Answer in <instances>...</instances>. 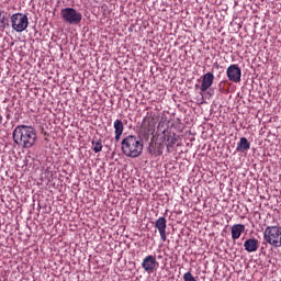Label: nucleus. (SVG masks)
<instances>
[{
    "instance_id": "1",
    "label": "nucleus",
    "mask_w": 281,
    "mask_h": 281,
    "mask_svg": "<svg viewBox=\"0 0 281 281\" xmlns=\"http://www.w3.org/2000/svg\"><path fill=\"white\" fill-rule=\"evenodd\" d=\"M13 142L22 148H32L36 144V130L30 125H18L12 133Z\"/></svg>"
},
{
    "instance_id": "2",
    "label": "nucleus",
    "mask_w": 281,
    "mask_h": 281,
    "mask_svg": "<svg viewBox=\"0 0 281 281\" xmlns=\"http://www.w3.org/2000/svg\"><path fill=\"white\" fill-rule=\"evenodd\" d=\"M121 148L125 157L135 159L142 155L144 150V144H142V139H139V137L128 135L121 142Z\"/></svg>"
},
{
    "instance_id": "3",
    "label": "nucleus",
    "mask_w": 281,
    "mask_h": 281,
    "mask_svg": "<svg viewBox=\"0 0 281 281\" xmlns=\"http://www.w3.org/2000/svg\"><path fill=\"white\" fill-rule=\"evenodd\" d=\"M263 239L272 247H281V227L268 226L263 232Z\"/></svg>"
},
{
    "instance_id": "4",
    "label": "nucleus",
    "mask_w": 281,
    "mask_h": 281,
    "mask_svg": "<svg viewBox=\"0 0 281 281\" xmlns=\"http://www.w3.org/2000/svg\"><path fill=\"white\" fill-rule=\"evenodd\" d=\"M60 16L65 23L69 25H78L82 21V13L78 12L74 8H65L60 11Z\"/></svg>"
},
{
    "instance_id": "5",
    "label": "nucleus",
    "mask_w": 281,
    "mask_h": 281,
    "mask_svg": "<svg viewBox=\"0 0 281 281\" xmlns=\"http://www.w3.org/2000/svg\"><path fill=\"white\" fill-rule=\"evenodd\" d=\"M27 25H30L27 15L23 13H14L11 16V27L15 32H25V30H27Z\"/></svg>"
},
{
    "instance_id": "6",
    "label": "nucleus",
    "mask_w": 281,
    "mask_h": 281,
    "mask_svg": "<svg viewBox=\"0 0 281 281\" xmlns=\"http://www.w3.org/2000/svg\"><path fill=\"white\" fill-rule=\"evenodd\" d=\"M226 76L231 82L238 85V82H240V78H243V70L237 64H232L226 69Z\"/></svg>"
},
{
    "instance_id": "7",
    "label": "nucleus",
    "mask_w": 281,
    "mask_h": 281,
    "mask_svg": "<svg viewBox=\"0 0 281 281\" xmlns=\"http://www.w3.org/2000/svg\"><path fill=\"white\" fill-rule=\"evenodd\" d=\"M180 137L177 135V133L171 132L169 130H165L162 132V140L165 142V146L167 147V150H170V148H173L177 142H179Z\"/></svg>"
},
{
    "instance_id": "8",
    "label": "nucleus",
    "mask_w": 281,
    "mask_h": 281,
    "mask_svg": "<svg viewBox=\"0 0 281 281\" xmlns=\"http://www.w3.org/2000/svg\"><path fill=\"white\" fill-rule=\"evenodd\" d=\"M142 267L144 271L147 273H153L157 267H159V262L157 261V257L153 255H148L143 259Z\"/></svg>"
},
{
    "instance_id": "9",
    "label": "nucleus",
    "mask_w": 281,
    "mask_h": 281,
    "mask_svg": "<svg viewBox=\"0 0 281 281\" xmlns=\"http://www.w3.org/2000/svg\"><path fill=\"white\" fill-rule=\"evenodd\" d=\"M155 227L156 229H158L160 239L162 240V243H166L167 240L166 229L168 227V221L166 220V217L164 216L159 217L155 223Z\"/></svg>"
},
{
    "instance_id": "10",
    "label": "nucleus",
    "mask_w": 281,
    "mask_h": 281,
    "mask_svg": "<svg viewBox=\"0 0 281 281\" xmlns=\"http://www.w3.org/2000/svg\"><path fill=\"white\" fill-rule=\"evenodd\" d=\"M260 247V241L256 237L248 238L244 241V249L248 254H254L258 251V248Z\"/></svg>"
},
{
    "instance_id": "11",
    "label": "nucleus",
    "mask_w": 281,
    "mask_h": 281,
    "mask_svg": "<svg viewBox=\"0 0 281 281\" xmlns=\"http://www.w3.org/2000/svg\"><path fill=\"white\" fill-rule=\"evenodd\" d=\"M212 85H214V74L212 72L204 74L202 76V83L200 86V91H202V93H205V91H207V89H210Z\"/></svg>"
},
{
    "instance_id": "12",
    "label": "nucleus",
    "mask_w": 281,
    "mask_h": 281,
    "mask_svg": "<svg viewBox=\"0 0 281 281\" xmlns=\"http://www.w3.org/2000/svg\"><path fill=\"white\" fill-rule=\"evenodd\" d=\"M244 232H245V225H243V224L233 225L231 228V234H232L233 240H238V238H240V236H243Z\"/></svg>"
},
{
    "instance_id": "13",
    "label": "nucleus",
    "mask_w": 281,
    "mask_h": 281,
    "mask_svg": "<svg viewBox=\"0 0 281 281\" xmlns=\"http://www.w3.org/2000/svg\"><path fill=\"white\" fill-rule=\"evenodd\" d=\"M124 133V123L122 120H115L114 121V139L115 142H120V138L122 137V134Z\"/></svg>"
},
{
    "instance_id": "14",
    "label": "nucleus",
    "mask_w": 281,
    "mask_h": 281,
    "mask_svg": "<svg viewBox=\"0 0 281 281\" xmlns=\"http://www.w3.org/2000/svg\"><path fill=\"white\" fill-rule=\"evenodd\" d=\"M249 148H251V143H249L247 137H241L236 147L237 153H245L246 150H249Z\"/></svg>"
},
{
    "instance_id": "15",
    "label": "nucleus",
    "mask_w": 281,
    "mask_h": 281,
    "mask_svg": "<svg viewBox=\"0 0 281 281\" xmlns=\"http://www.w3.org/2000/svg\"><path fill=\"white\" fill-rule=\"evenodd\" d=\"M92 150L93 153H102V148H103V145H102V139L100 138H93L92 142Z\"/></svg>"
},
{
    "instance_id": "16",
    "label": "nucleus",
    "mask_w": 281,
    "mask_h": 281,
    "mask_svg": "<svg viewBox=\"0 0 281 281\" xmlns=\"http://www.w3.org/2000/svg\"><path fill=\"white\" fill-rule=\"evenodd\" d=\"M183 280H184V281H196V280H194V277H193L192 273H190V272H186V273L183 274Z\"/></svg>"
},
{
    "instance_id": "17",
    "label": "nucleus",
    "mask_w": 281,
    "mask_h": 281,
    "mask_svg": "<svg viewBox=\"0 0 281 281\" xmlns=\"http://www.w3.org/2000/svg\"><path fill=\"white\" fill-rule=\"evenodd\" d=\"M5 25V15H3V11H0V27H4Z\"/></svg>"
},
{
    "instance_id": "18",
    "label": "nucleus",
    "mask_w": 281,
    "mask_h": 281,
    "mask_svg": "<svg viewBox=\"0 0 281 281\" xmlns=\"http://www.w3.org/2000/svg\"><path fill=\"white\" fill-rule=\"evenodd\" d=\"M154 131H155V126L154 125H148L147 133H153Z\"/></svg>"
},
{
    "instance_id": "19",
    "label": "nucleus",
    "mask_w": 281,
    "mask_h": 281,
    "mask_svg": "<svg viewBox=\"0 0 281 281\" xmlns=\"http://www.w3.org/2000/svg\"><path fill=\"white\" fill-rule=\"evenodd\" d=\"M3 122V116L0 114V124Z\"/></svg>"
},
{
    "instance_id": "20",
    "label": "nucleus",
    "mask_w": 281,
    "mask_h": 281,
    "mask_svg": "<svg viewBox=\"0 0 281 281\" xmlns=\"http://www.w3.org/2000/svg\"><path fill=\"white\" fill-rule=\"evenodd\" d=\"M218 87H220V89H221V87H223V81L220 82Z\"/></svg>"
},
{
    "instance_id": "21",
    "label": "nucleus",
    "mask_w": 281,
    "mask_h": 281,
    "mask_svg": "<svg viewBox=\"0 0 281 281\" xmlns=\"http://www.w3.org/2000/svg\"><path fill=\"white\" fill-rule=\"evenodd\" d=\"M216 69H218V63L215 64Z\"/></svg>"
}]
</instances>
